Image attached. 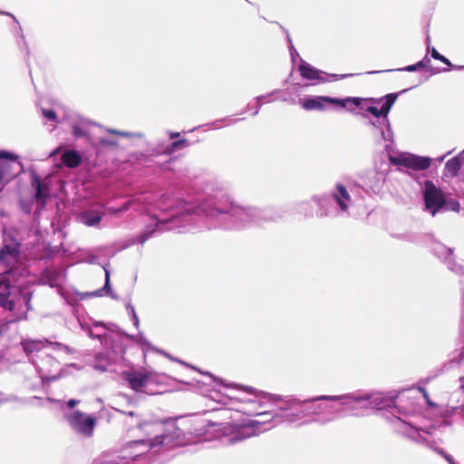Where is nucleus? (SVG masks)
Segmentation results:
<instances>
[{
    "label": "nucleus",
    "instance_id": "18",
    "mask_svg": "<svg viewBox=\"0 0 464 464\" xmlns=\"http://www.w3.org/2000/svg\"><path fill=\"white\" fill-rule=\"evenodd\" d=\"M15 166L21 169L17 155L5 150L0 152V186L9 183L20 172V169L14 170Z\"/></svg>",
    "mask_w": 464,
    "mask_h": 464
},
{
    "label": "nucleus",
    "instance_id": "42",
    "mask_svg": "<svg viewBox=\"0 0 464 464\" xmlns=\"http://www.w3.org/2000/svg\"><path fill=\"white\" fill-rule=\"evenodd\" d=\"M438 61H440L442 62L443 63H445L446 65H448L449 67L452 68V69H455V70H464V66L463 65H459V66H457V65H453L450 61L446 58L445 56L441 55L440 59H439Z\"/></svg>",
    "mask_w": 464,
    "mask_h": 464
},
{
    "label": "nucleus",
    "instance_id": "21",
    "mask_svg": "<svg viewBox=\"0 0 464 464\" xmlns=\"http://www.w3.org/2000/svg\"><path fill=\"white\" fill-rule=\"evenodd\" d=\"M101 129L95 123L89 121V143L98 150H113L118 147V141L115 138H106L103 136L96 138L95 135Z\"/></svg>",
    "mask_w": 464,
    "mask_h": 464
},
{
    "label": "nucleus",
    "instance_id": "54",
    "mask_svg": "<svg viewBox=\"0 0 464 464\" xmlns=\"http://www.w3.org/2000/svg\"><path fill=\"white\" fill-rule=\"evenodd\" d=\"M451 153V151H448L446 154L442 155L441 157L438 158L437 160L440 161V162H442L444 160V159L450 155Z\"/></svg>",
    "mask_w": 464,
    "mask_h": 464
},
{
    "label": "nucleus",
    "instance_id": "13",
    "mask_svg": "<svg viewBox=\"0 0 464 464\" xmlns=\"http://www.w3.org/2000/svg\"><path fill=\"white\" fill-rule=\"evenodd\" d=\"M424 201V210L435 217L437 214L444 212L446 207V197L444 192L438 188L433 181L425 180L421 188Z\"/></svg>",
    "mask_w": 464,
    "mask_h": 464
},
{
    "label": "nucleus",
    "instance_id": "11",
    "mask_svg": "<svg viewBox=\"0 0 464 464\" xmlns=\"http://www.w3.org/2000/svg\"><path fill=\"white\" fill-rule=\"evenodd\" d=\"M58 402L63 419L73 434L78 437H87V414L75 409L81 401L70 399L68 401H58Z\"/></svg>",
    "mask_w": 464,
    "mask_h": 464
},
{
    "label": "nucleus",
    "instance_id": "48",
    "mask_svg": "<svg viewBox=\"0 0 464 464\" xmlns=\"http://www.w3.org/2000/svg\"><path fill=\"white\" fill-rule=\"evenodd\" d=\"M430 55L433 59L439 60L440 59L441 55L435 48H431L430 50Z\"/></svg>",
    "mask_w": 464,
    "mask_h": 464
},
{
    "label": "nucleus",
    "instance_id": "14",
    "mask_svg": "<svg viewBox=\"0 0 464 464\" xmlns=\"http://www.w3.org/2000/svg\"><path fill=\"white\" fill-rule=\"evenodd\" d=\"M362 98L348 97L345 99H338L328 96H309L299 101L301 106L306 111H323L324 110V102L330 104H337L343 108L348 107L352 104L357 107L361 104Z\"/></svg>",
    "mask_w": 464,
    "mask_h": 464
},
{
    "label": "nucleus",
    "instance_id": "55",
    "mask_svg": "<svg viewBox=\"0 0 464 464\" xmlns=\"http://www.w3.org/2000/svg\"><path fill=\"white\" fill-rule=\"evenodd\" d=\"M0 14L11 16L17 23V20L15 19V17L12 14H10L8 12H0Z\"/></svg>",
    "mask_w": 464,
    "mask_h": 464
},
{
    "label": "nucleus",
    "instance_id": "17",
    "mask_svg": "<svg viewBox=\"0 0 464 464\" xmlns=\"http://www.w3.org/2000/svg\"><path fill=\"white\" fill-rule=\"evenodd\" d=\"M11 241L5 242L0 248V266L10 273L11 269L19 262L21 257V243L14 237H10Z\"/></svg>",
    "mask_w": 464,
    "mask_h": 464
},
{
    "label": "nucleus",
    "instance_id": "45",
    "mask_svg": "<svg viewBox=\"0 0 464 464\" xmlns=\"http://www.w3.org/2000/svg\"><path fill=\"white\" fill-rule=\"evenodd\" d=\"M72 132L76 138L83 137L85 135L84 130L77 124L72 125Z\"/></svg>",
    "mask_w": 464,
    "mask_h": 464
},
{
    "label": "nucleus",
    "instance_id": "39",
    "mask_svg": "<svg viewBox=\"0 0 464 464\" xmlns=\"http://www.w3.org/2000/svg\"><path fill=\"white\" fill-rule=\"evenodd\" d=\"M17 34L19 35V40L17 42L18 44V46L20 49H24L26 53L28 54L29 53V48H28V44L25 41V38H24V35L23 34V30H22V27L21 26H18L17 28Z\"/></svg>",
    "mask_w": 464,
    "mask_h": 464
},
{
    "label": "nucleus",
    "instance_id": "25",
    "mask_svg": "<svg viewBox=\"0 0 464 464\" xmlns=\"http://www.w3.org/2000/svg\"><path fill=\"white\" fill-rule=\"evenodd\" d=\"M31 184L34 189V198L44 207L49 198V188L44 183L40 176L34 172L31 176Z\"/></svg>",
    "mask_w": 464,
    "mask_h": 464
},
{
    "label": "nucleus",
    "instance_id": "28",
    "mask_svg": "<svg viewBox=\"0 0 464 464\" xmlns=\"http://www.w3.org/2000/svg\"><path fill=\"white\" fill-rule=\"evenodd\" d=\"M366 179H362L360 186L367 192L376 193L381 188V181L375 171H369L366 174Z\"/></svg>",
    "mask_w": 464,
    "mask_h": 464
},
{
    "label": "nucleus",
    "instance_id": "23",
    "mask_svg": "<svg viewBox=\"0 0 464 464\" xmlns=\"http://www.w3.org/2000/svg\"><path fill=\"white\" fill-rule=\"evenodd\" d=\"M399 161L409 169L415 170H425L430 167L432 159L430 157L419 156L415 154H406L401 156Z\"/></svg>",
    "mask_w": 464,
    "mask_h": 464
},
{
    "label": "nucleus",
    "instance_id": "47",
    "mask_svg": "<svg viewBox=\"0 0 464 464\" xmlns=\"http://www.w3.org/2000/svg\"><path fill=\"white\" fill-rule=\"evenodd\" d=\"M288 43H289V50L292 56V59L294 60L295 54L298 55L296 51L294 49V45L292 44L291 38L289 35H287Z\"/></svg>",
    "mask_w": 464,
    "mask_h": 464
},
{
    "label": "nucleus",
    "instance_id": "15",
    "mask_svg": "<svg viewBox=\"0 0 464 464\" xmlns=\"http://www.w3.org/2000/svg\"><path fill=\"white\" fill-rule=\"evenodd\" d=\"M219 426L222 435L229 444L240 442L258 434V430L253 421L247 425L221 423Z\"/></svg>",
    "mask_w": 464,
    "mask_h": 464
},
{
    "label": "nucleus",
    "instance_id": "22",
    "mask_svg": "<svg viewBox=\"0 0 464 464\" xmlns=\"http://www.w3.org/2000/svg\"><path fill=\"white\" fill-rule=\"evenodd\" d=\"M432 251L439 258L442 259L447 264L451 271L459 275L464 274V266L456 264L452 256L453 250L451 248L442 244L436 243L432 247Z\"/></svg>",
    "mask_w": 464,
    "mask_h": 464
},
{
    "label": "nucleus",
    "instance_id": "3",
    "mask_svg": "<svg viewBox=\"0 0 464 464\" xmlns=\"http://www.w3.org/2000/svg\"><path fill=\"white\" fill-rule=\"evenodd\" d=\"M228 393L213 392L210 397L218 403L225 405L227 409L223 412L227 413V410H234L248 416H262L267 414L266 411H262V405L254 394L253 389L237 390L230 389Z\"/></svg>",
    "mask_w": 464,
    "mask_h": 464
},
{
    "label": "nucleus",
    "instance_id": "8",
    "mask_svg": "<svg viewBox=\"0 0 464 464\" xmlns=\"http://www.w3.org/2000/svg\"><path fill=\"white\" fill-rule=\"evenodd\" d=\"M314 200L318 206L320 217L348 214L349 208L353 204L350 193L342 183H337L329 195L314 198Z\"/></svg>",
    "mask_w": 464,
    "mask_h": 464
},
{
    "label": "nucleus",
    "instance_id": "29",
    "mask_svg": "<svg viewBox=\"0 0 464 464\" xmlns=\"http://www.w3.org/2000/svg\"><path fill=\"white\" fill-rule=\"evenodd\" d=\"M367 398V409L370 413L372 411L380 410L388 405V400L382 393H364Z\"/></svg>",
    "mask_w": 464,
    "mask_h": 464
},
{
    "label": "nucleus",
    "instance_id": "36",
    "mask_svg": "<svg viewBox=\"0 0 464 464\" xmlns=\"http://www.w3.org/2000/svg\"><path fill=\"white\" fill-rule=\"evenodd\" d=\"M41 113L44 119L49 121L58 122V116L54 110L53 109H41Z\"/></svg>",
    "mask_w": 464,
    "mask_h": 464
},
{
    "label": "nucleus",
    "instance_id": "62",
    "mask_svg": "<svg viewBox=\"0 0 464 464\" xmlns=\"http://www.w3.org/2000/svg\"><path fill=\"white\" fill-rule=\"evenodd\" d=\"M453 464H458V463L454 462Z\"/></svg>",
    "mask_w": 464,
    "mask_h": 464
},
{
    "label": "nucleus",
    "instance_id": "44",
    "mask_svg": "<svg viewBox=\"0 0 464 464\" xmlns=\"http://www.w3.org/2000/svg\"><path fill=\"white\" fill-rule=\"evenodd\" d=\"M127 309L130 311V313L131 314V317H132V321H133V324L138 327L139 325V318L137 316V314L135 312V309L134 307L131 305V304H128L127 305Z\"/></svg>",
    "mask_w": 464,
    "mask_h": 464
},
{
    "label": "nucleus",
    "instance_id": "34",
    "mask_svg": "<svg viewBox=\"0 0 464 464\" xmlns=\"http://www.w3.org/2000/svg\"><path fill=\"white\" fill-rule=\"evenodd\" d=\"M277 92H279V91H278V90H276V91H274V92H270V93H268V94H266V95H260V96H257V97L256 98V101L257 106H256V110L253 112V115H254V116H256V115L258 113V111H259L260 108L262 107V105H263L264 103H268V102H273V101H274V99H270V97H272L273 95H275V94H276V93H277Z\"/></svg>",
    "mask_w": 464,
    "mask_h": 464
},
{
    "label": "nucleus",
    "instance_id": "46",
    "mask_svg": "<svg viewBox=\"0 0 464 464\" xmlns=\"http://www.w3.org/2000/svg\"><path fill=\"white\" fill-rule=\"evenodd\" d=\"M228 121V119L218 120V121H216L212 122V123L210 124V126H211V128H212V129H215V130H216V129H219V128L221 127V126L219 125V122H222V121ZM234 121H235L234 120H229V122H228V123H227V125H229V124H231V123H232V122H234Z\"/></svg>",
    "mask_w": 464,
    "mask_h": 464
},
{
    "label": "nucleus",
    "instance_id": "33",
    "mask_svg": "<svg viewBox=\"0 0 464 464\" xmlns=\"http://www.w3.org/2000/svg\"><path fill=\"white\" fill-rule=\"evenodd\" d=\"M139 428L144 430L148 435H153L159 431H160L163 428L162 423L160 422H143L139 424Z\"/></svg>",
    "mask_w": 464,
    "mask_h": 464
},
{
    "label": "nucleus",
    "instance_id": "27",
    "mask_svg": "<svg viewBox=\"0 0 464 464\" xmlns=\"http://www.w3.org/2000/svg\"><path fill=\"white\" fill-rule=\"evenodd\" d=\"M299 72L303 78L309 81L324 82L325 79L324 72L313 67L311 64L305 62H302L299 65Z\"/></svg>",
    "mask_w": 464,
    "mask_h": 464
},
{
    "label": "nucleus",
    "instance_id": "24",
    "mask_svg": "<svg viewBox=\"0 0 464 464\" xmlns=\"http://www.w3.org/2000/svg\"><path fill=\"white\" fill-rule=\"evenodd\" d=\"M155 200H156V198H155V196L153 194H151V193H142V194L138 195V196L134 197L133 198L129 199L128 201H126L122 205L121 208H112V212L115 215H117V214H119L121 212L127 211L134 204H137L139 206H142L146 209V211H149L148 208L150 206H151L154 203Z\"/></svg>",
    "mask_w": 464,
    "mask_h": 464
},
{
    "label": "nucleus",
    "instance_id": "9",
    "mask_svg": "<svg viewBox=\"0 0 464 464\" xmlns=\"http://www.w3.org/2000/svg\"><path fill=\"white\" fill-rule=\"evenodd\" d=\"M319 399L336 403V413L339 416L353 415L364 416L369 414L367 409V398L364 393L353 392L337 396L323 395Z\"/></svg>",
    "mask_w": 464,
    "mask_h": 464
},
{
    "label": "nucleus",
    "instance_id": "63",
    "mask_svg": "<svg viewBox=\"0 0 464 464\" xmlns=\"http://www.w3.org/2000/svg\"><path fill=\"white\" fill-rule=\"evenodd\" d=\"M453 464H458V463L454 462Z\"/></svg>",
    "mask_w": 464,
    "mask_h": 464
},
{
    "label": "nucleus",
    "instance_id": "20",
    "mask_svg": "<svg viewBox=\"0 0 464 464\" xmlns=\"http://www.w3.org/2000/svg\"><path fill=\"white\" fill-rule=\"evenodd\" d=\"M58 156H60L61 160V162L57 164L59 167L75 168L82 162V156L75 150H63V148L60 146L50 153V157L53 158V160H56Z\"/></svg>",
    "mask_w": 464,
    "mask_h": 464
},
{
    "label": "nucleus",
    "instance_id": "19",
    "mask_svg": "<svg viewBox=\"0 0 464 464\" xmlns=\"http://www.w3.org/2000/svg\"><path fill=\"white\" fill-rule=\"evenodd\" d=\"M94 264L99 265L102 267V269L103 270L104 275H105V283H104L103 287H102L101 289H98L93 292H89V297H99V296L109 295L112 299H118L117 295H115L111 288L110 272L108 270V266H109L108 260L105 258L102 260H98L97 257L92 253L89 252V265H94Z\"/></svg>",
    "mask_w": 464,
    "mask_h": 464
},
{
    "label": "nucleus",
    "instance_id": "2",
    "mask_svg": "<svg viewBox=\"0 0 464 464\" xmlns=\"http://www.w3.org/2000/svg\"><path fill=\"white\" fill-rule=\"evenodd\" d=\"M398 98V93H389L381 98L362 99L358 106L362 111L361 115L365 119L372 137L377 142L384 143L390 149L394 141V133L389 119V113Z\"/></svg>",
    "mask_w": 464,
    "mask_h": 464
},
{
    "label": "nucleus",
    "instance_id": "61",
    "mask_svg": "<svg viewBox=\"0 0 464 464\" xmlns=\"http://www.w3.org/2000/svg\"><path fill=\"white\" fill-rule=\"evenodd\" d=\"M129 415L132 416L133 415V412L132 411H130L128 412Z\"/></svg>",
    "mask_w": 464,
    "mask_h": 464
},
{
    "label": "nucleus",
    "instance_id": "53",
    "mask_svg": "<svg viewBox=\"0 0 464 464\" xmlns=\"http://www.w3.org/2000/svg\"><path fill=\"white\" fill-rule=\"evenodd\" d=\"M56 345L61 348V349H63L64 351H66V353H70L71 352V349L69 346L67 345H63V344H61V343H56Z\"/></svg>",
    "mask_w": 464,
    "mask_h": 464
},
{
    "label": "nucleus",
    "instance_id": "43",
    "mask_svg": "<svg viewBox=\"0 0 464 464\" xmlns=\"http://www.w3.org/2000/svg\"><path fill=\"white\" fill-rule=\"evenodd\" d=\"M74 315L75 317L77 318V321L79 323V324L81 325L82 329H85V320L83 317H82L80 315V310H79V307L78 306H75L74 307Z\"/></svg>",
    "mask_w": 464,
    "mask_h": 464
},
{
    "label": "nucleus",
    "instance_id": "6",
    "mask_svg": "<svg viewBox=\"0 0 464 464\" xmlns=\"http://www.w3.org/2000/svg\"><path fill=\"white\" fill-rule=\"evenodd\" d=\"M318 397L301 401L298 399H288L281 401L278 408L281 411L283 421L291 425L300 426L309 421L308 418L318 414L323 408L314 404L315 401H324Z\"/></svg>",
    "mask_w": 464,
    "mask_h": 464
},
{
    "label": "nucleus",
    "instance_id": "7",
    "mask_svg": "<svg viewBox=\"0 0 464 464\" xmlns=\"http://www.w3.org/2000/svg\"><path fill=\"white\" fill-rule=\"evenodd\" d=\"M4 290L0 292V306L13 312L14 321L25 320L27 313L32 309L31 299L33 293L28 289L5 283Z\"/></svg>",
    "mask_w": 464,
    "mask_h": 464
},
{
    "label": "nucleus",
    "instance_id": "1",
    "mask_svg": "<svg viewBox=\"0 0 464 464\" xmlns=\"http://www.w3.org/2000/svg\"><path fill=\"white\" fill-rule=\"evenodd\" d=\"M156 208L161 212H169L168 218L157 215L151 217L155 224L148 226L138 237V242L143 245L157 230H171L178 228V221L190 220V216H204L208 219V228L228 227L222 223L227 218L235 219L237 227L251 225L260 226L263 220L271 218L268 211H260L255 208H246L235 203L225 194L202 196L195 202L187 201L173 197H161L157 200Z\"/></svg>",
    "mask_w": 464,
    "mask_h": 464
},
{
    "label": "nucleus",
    "instance_id": "5",
    "mask_svg": "<svg viewBox=\"0 0 464 464\" xmlns=\"http://www.w3.org/2000/svg\"><path fill=\"white\" fill-rule=\"evenodd\" d=\"M172 434L155 435L153 439L130 441L127 443L120 453L127 454L130 463L134 464V462L141 459H146L149 454L156 453L160 446L173 447L176 445V443H174V437H178L179 431L175 427H172Z\"/></svg>",
    "mask_w": 464,
    "mask_h": 464
},
{
    "label": "nucleus",
    "instance_id": "16",
    "mask_svg": "<svg viewBox=\"0 0 464 464\" xmlns=\"http://www.w3.org/2000/svg\"><path fill=\"white\" fill-rule=\"evenodd\" d=\"M124 380L129 386L138 392L153 393L148 391V387L155 382H160V375L151 372H125Z\"/></svg>",
    "mask_w": 464,
    "mask_h": 464
},
{
    "label": "nucleus",
    "instance_id": "4",
    "mask_svg": "<svg viewBox=\"0 0 464 464\" xmlns=\"http://www.w3.org/2000/svg\"><path fill=\"white\" fill-rule=\"evenodd\" d=\"M113 336L114 334L102 324L94 323L89 324V346L95 351L93 367L104 372L108 365L113 361Z\"/></svg>",
    "mask_w": 464,
    "mask_h": 464
},
{
    "label": "nucleus",
    "instance_id": "40",
    "mask_svg": "<svg viewBox=\"0 0 464 464\" xmlns=\"http://www.w3.org/2000/svg\"><path fill=\"white\" fill-rule=\"evenodd\" d=\"M424 66H425V62H424V60H421L415 64L408 65L406 67L397 69L396 71L415 72L418 69L422 68Z\"/></svg>",
    "mask_w": 464,
    "mask_h": 464
},
{
    "label": "nucleus",
    "instance_id": "10",
    "mask_svg": "<svg viewBox=\"0 0 464 464\" xmlns=\"http://www.w3.org/2000/svg\"><path fill=\"white\" fill-rule=\"evenodd\" d=\"M30 360L41 379L42 384L59 380L68 373L69 369L75 367V364L72 363L60 369L57 373H53L59 368V362L46 352L34 354Z\"/></svg>",
    "mask_w": 464,
    "mask_h": 464
},
{
    "label": "nucleus",
    "instance_id": "59",
    "mask_svg": "<svg viewBox=\"0 0 464 464\" xmlns=\"http://www.w3.org/2000/svg\"><path fill=\"white\" fill-rule=\"evenodd\" d=\"M179 136V133H171L170 134V138H175V137H178Z\"/></svg>",
    "mask_w": 464,
    "mask_h": 464
},
{
    "label": "nucleus",
    "instance_id": "64",
    "mask_svg": "<svg viewBox=\"0 0 464 464\" xmlns=\"http://www.w3.org/2000/svg\"><path fill=\"white\" fill-rule=\"evenodd\" d=\"M453 464H458V463L454 462Z\"/></svg>",
    "mask_w": 464,
    "mask_h": 464
},
{
    "label": "nucleus",
    "instance_id": "56",
    "mask_svg": "<svg viewBox=\"0 0 464 464\" xmlns=\"http://www.w3.org/2000/svg\"><path fill=\"white\" fill-rule=\"evenodd\" d=\"M392 70H385V71H373V72H370L369 73H381V72H392Z\"/></svg>",
    "mask_w": 464,
    "mask_h": 464
},
{
    "label": "nucleus",
    "instance_id": "41",
    "mask_svg": "<svg viewBox=\"0 0 464 464\" xmlns=\"http://www.w3.org/2000/svg\"><path fill=\"white\" fill-rule=\"evenodd\" d=\"M459 203L457 200H453V199L448 200L446 198V207H445L444 211H447V210L459 211Z\"/></svg>",
    "mask_w": 464,
    "mask_h": 464
},
{
    "label": "nucleus",
    "instance_id": "51",
    "mask_svg": "<svg viewBox=\"0 0 464 464\" xmlns=\"http://www.w3.org/2000/svg\"><path fill=\"white\" fill-rule=\"evenodd\" d=\"M353 74H342V75H338V74H332L331 77L334 79V80H339V79H343V78H346L348 76H352Z\"/></svg>",
    "mask_w": 464,
    "mask_h": 464
},
{
    "label": "nucleus",
    "instance_id": "32",
    "mask_svg": "<svg viewBox=\"0 0 464 464\" xmlns=\"http://www.w3.org/2000/svg\"><path fill=\"white\" fill-rule=\"evenodd\" d=\"M22 345L24 351L28 356L34 353H35V354H38L39 353H45V351L41 350V343L38 341H24L22 343Z\"/></svg>",
    "mask_w": 464,
    "mask_h": 464
},
{
    "label": "nucleus",
    "instance_id": "37",
    "mask_svg": "<svg viewBox=\"0 0 464 464\" xmlns=\"http://www.w3.org/2000/svg\"><path fill=\"white\" fill-rule=\"evenodd\" d=\"M19 206L24 214L29 215V214H31L32 209H33V200L21 198L19 200Z\"/></svg>",
    "mask_w": 464,
    "mask_h": 464
},
{
    "label": "nucleus",
    "instance_id": "50",
    "mask_svg": "<svg viewBox=\"0 0 464 464\" xmlns=\"http://www.w3.org/2000/svg\"><path fill=\"white\" fill-rule=\"evenodd\" d=\"M94 425H95L94 418L89 416V436L91 435L92 430Z\"/></svg>",
    "mask_w": 464,
    "mask_h": 464
},
{
    "label": "nucleus",
    "instance_id": "58",
    "mask_svg": "<svg viewBox=\"0 0 464 464\" xmlns=\"http://www.w3.org/2000/svg\"><path fill=\"white\" fill-rule=\"evenodd\" d=\"M87 296V293L81 294V299H84Z\"/></svg>",
    "mask_w": 464,
    "mask_h": 464
},
{
    "label": "nucleus",
    "instance_id": "52",
    "mask_svg": "<svg viewBox=\"0 0 464 464\" xmlns=\"http://www.w3.org/2000/svg\"><path fill=\"white\" fill-rule=\"evenodd\" d=\"M420 391L423 393V396L425 397L427 403H428V404H431V402H430V400H429L428 393H427V392L425 391V389H423V388H420Z\"/></svg>",
    "mask_w": 464,
    "mask_h": 464
},
{
    "label": "nucleus",
    "instance_id": "26",
    "mask_svg": "<svg viewBox=\"0 0 464 464\" xmlns=\"http://www.w3.org/2000/svg\"><path fill=\"white\" fill-rule=\"evenodd\" d=\"M64 276L65 271L63 269L55 266H50L44 270L42 274V280L51 287H56L60 285Z\"/></svg>",
    "mask_w": 464,
    "mask_h": 464
},
{
    "label": "nucleus",
    "instance_id": "60",
    "mask_svg": "<svg viewBox=\"0 0 464 464\" xmlns=\"http://www.w3.org/2000/svg\"><path fill=\"white\" fill-rule=\"evenodd\" d=\"M448 71H449V69H448V68H443V69H441V72H448Z\"/></svg>",
    "mask_w": 464,
    "mask_h": 464
},
{
    "label": "nucleus",
    "instance_id": "30",
    "mask_svg": "<svg viewBox=\"0 0 464 464\" xmlns=\"http://www.w3.org/2000/svg\"><path fill=\"white\" fill-rule=\"evenodd\" d=\"M462 158L458 155L449 160L445 164L444 176L447 178L456 177L461 168Z\"/></svg>",
    "mask_w": 464,
    "mask_h": 464
},
{
    "label": "nucleus",
    "instance_id": "57",
    "mask_svg": "<svg viewBox=\"0 0 464 464\" xmlns=\"http://www.w3.org/2000/svg\"><path fill=\"white\" fill-rule=\"evenodd\" d=\"M460 388L464 389V376L459 379Z\"/></svg>",
    "mask_w": 464,
    "mask_h": 464
},
{
    "label": "nucleus",
    "instance_id": "31",
    "mask_svg": "<svg viewBox=\"0 0 464 464\" xmlns=\"http://www.w3.org/2000/svg\"><path fill=\"white\" fill-rule=\"evenodd\" d=\"M187 143L188 142L186 140H175V141L169 143L164 148L157 149L156 152L158 154L164 153V154L169 155V154H172L173 152H175L177 150L184 148Z\"/></svg>",
    "mask_w": 464,
    "mask_h": 464
},
{
    "label": "nucleus",
    "instance_id": "38",
    "mask_svg": "<svg viewBox=\"0 0 464 464\" xmlns=\"http://www.w3.org/2000/svg\"><path fill=\"white\" fill-rule=\"evenodd\" d=\"M102 213L100 211H90L89 210V227L96 226L102 219Z\"/></svg>",
    "mask_w": 464,
    "mask_h": 464
},
{
    "label": "nucleus",
    "instance_id": "12",
    "mask_svg": "<svg viewBox=\"0 0 464 464\" xmlns=\"http://www.w3.org/2000/svg\"><path fill=\"white\" fill-rule=\"evenodd\" d=\"M392 423L399 432L405 434L411 440L426 443L428 447H430L438 454L442 456L449 464H453L454 462H456L452 456L446 453L442 449L433 447L430 444L427 438L428 432L417 429L411 423L408 422L406 420L401 419V417H394L392 420Z\"/></svg>",
    "mask_w": 464,
    "mask_h": 464
},
{
    "label": "nucleus",
    "instance_id": "49",
    "mask_svg": "<svg viewBox=\"0 0 464 464\" xmlns=\"http://www.w3.org/2000/svg\"><path fill=\"white\" fill-rule=\"evenodd\" d=\"M80 221L87 226V211H82L79 217Z\"/></svg>",
    "mask_w": 464,
    "mask_h": 464
},
{
    "label": "nucleus",
    "instance_id": "35",
    "mask_svg": "<svg viewBox=\"0 0 464 464\" xmlns=\"http://www.w3.org/2000/svg\"><path fill=\"white\" fill-rule=\"evenodd\" d=\"M107 132L120 136L124 138H142L143 134L140 132H128V131H120L116 130H106Z\"/></svg>",
    "mask_w": 464,
    "mask_h": 464
}]
</instances>
